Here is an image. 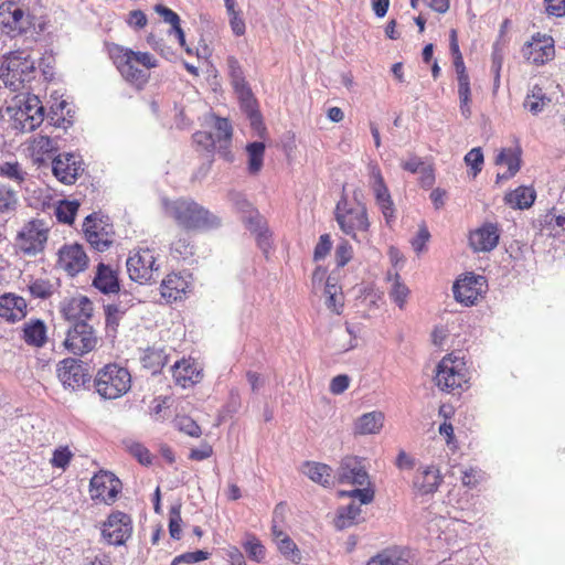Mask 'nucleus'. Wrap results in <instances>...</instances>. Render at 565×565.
I'll use <instances>...</instances> for the list:
<instances>
[{"label": "nucleus", "instance_id": "16", "mask_svg": "<svg viewBox=\"0 0 565 565\" xmlns=\"http://www.w3.org/2000/svg\"><path fill=\"white\" fill-rule=\"evenodd\" d=\"M486 278L473 273H468L458 278L452 286L456 301L466 307L476 306L486 294Z\"/></svg>", "mask_w": 565, "mask_h": 565}, {"label": "nucleus", "instance_id": "37", "mask_svg": "<svg viewBox=\"0 0 565 565\" xmlns=\"http://www.w3.org/2000/svg\"><path fill=\"white\" fill-rule=\"evenodd\" d=\"M495 164H505L508 171L498 174V180H508L514 177L521 168V150L512 148H503L495 158Z\"/></svg>", "mask_w": 565, "mask_h": 565}, {"label": "nucleus", "instance_id": "45", "mask_svg": "<svg viewBox=\"0 0 565 565\" xmlns=\"http://www.w3.org/2000/svg\"><path fill=\"white\" fill-rule=\"evenodd\" d=\"M171 255L178 259H188L195 254V245L190 235H183L172 242Z\"/></svg>", "mask_w": 565, "mask_h": 565}, {"label": "nucleus", "instance_id": "51", "mask_svg": "<svg viewBox=\"0 0 565 565\" xmlns=\"http://www.w3.org/2000/svg\"><path fill=\"white\" fill-rule=\"evenodd\" d=\"M173 424L175 429L190 437L199 438L202 435V429L199 424L188 415L177 416Z\"/></svg>", "mask_w": 565, "mask_h": 565}, {"label": "nucleus", "instance_id": "12", "mask_svg": "<svg viewBox=\"0 0 565 565\" xmlns=\"http://www.w3.org/2000/svg\"><path fill=\"white\" fill-rule=\"evenodd\" d=\"M83 232L86 241L97 252H106L115 241L113 224L98 217L95 213L85 217Z\"/></svg>", "mask_w": 565, "mask_h": 565}, {"label": "nucleus", "instance_id": "27", "mask_svg": "<svg viewBox=\"0 0 565 565\" xmlns=\"http://www.w3.org/2000/svg\"><path fill=\"white\" fill-rule=\"evenodd\" d=\"M92 286L104 295L117 294L120 290L119 271L103 262L98 263Z\"/></svg>", "mask_w": 565, "mask_h": 565}, {"label": "nucleus", "instance_id": "26", "mask_svg": "<svg viewBox=\"0 0 565 565\" xmlns=\"http://www.w3.org/2000/svg\"><path fill=\"white\" fill-rule=\"evenodd\" d=\"M284 510V503H278L274 510V519L277 518L279 513H282ZM271 534L279 553L291 563L299 564L302 559L300 550L290 536L277 526L275 520L271 525Z\"/></svg>", "mask_w": 565, "mask_h": 565}, {"label": "nucleus", "instance_id": "32", "mask_svg": "<svg viewBox=\"0 0 565 565\" xmlns=\"http://www.w3.org/2000/svg\"><path fill=\"white\" fill-rule=\"evenodd\" d=\"M553 105V96L539 84L533 85L527 92L523 107L525 110L536 116L548 109Z\"/></svg>", "mask_w": 565, "mask_h": 565}, {"label": "nucleus", "instance_id": "6", "mask_svg": "<svg viewBox=\"0 0 565 565\" xmlns=\"http://www.w3.org/2000/svg\"><path fill=\"white\" fill-rule=\"evenodd\" d=\"M334 218L340 230L355 241L359 234H367L371 226L366 205L358 200L351 201L344 193L335 204Z\"/></svg>", "mask_w": 565, "mask_h": 565}, {"label": "nucleus", "instance_id": "35", "mask_svg": "<svg viewBox=\"0 0 565 565\" xmlns=\"http://www.w3.org/2000/svg\"><path fill=\"white\" fill-rule=\"evenodd\" d=\"M323 294L327 308L335 315H341L344 308V295L335 278L328 276Z\"/></svg>", "mask_w": 565, "mask_h": 565}, {"label": "nucleus", "instance_id": "57", "mask_svg": "<svg viewBox=\"0 0 565 565\" xmlns=\"http://www.w3.org/2000/svg\"><path fill=\"white\" fill-rule=\"evenodd\" d=\"M214 128H215V134H213V135H214L215 141L228 142L231 140L232 126L227 119L217 117L215 119Z\"/></svg>", "mask_w": 565, "mask_h": 565}, {"label": "nucleus", "instance_id": "47", "mask_svg": "<svg viewBox=\"0 0 565 565\" xmlns=\"http://www.w3.org/2000/svg\"><path fill=\"white\" fill-rule=\"evenodd\" d=\"M79 203L77 201L62 200L55 207V216L60 223L73 224L78 212Z\"/></svg>", "mask_w": 565, "mask_h": 565}, {"label": "nucleus", "instance_id": "1", "mask_svg": "<svg viewBox=\"0 0 565 565\" xmlns=\"http://www.w3.org/2000/svg\"><path fill=\"white\" fill-rule=\"evenodd\" d=\"M107 53L121 77L138 89L148 84L150 70L159 66V61L151 53L134 51L120 44H108Z\"/></svg>", "mask_w": 565, "mask_h": 565}, {"label": "nucleus", "instance_id": "46", "mask_svg": "<svg viewBox=\"0 0 565 565\" xmlns=\"http://www.w3.org/2000/svg\"><path fill=\"white\" fill-rule=\"evenodd\" d=\"M243 548L250 561L262 563L266 558V547L255 534H246Z\"/></svg>", "mask_w": 565, "mask_h": 565}, {"label": "nucleus", "instance_id": "33", "mask_svg": "<svg viewBox=\"0 0 565 565\" xmlns=\"http://www.w3.org/2000/svg\"><path fill=\"white\" fill-rule=\"evenodd\" d=\"M364 565H413V561L409 551L392 547L379 552Z\"/></svg>", "mask_w": 565, "mask_h": 565}, {"label": "nucleus", "instance_id": "7", "mask_svg": "<svg viewBox=\"0 0 565 565\" xmlns=\"http://www.w3.org/2000/svg\"><path fill=\"white\" fill-rule=\"evenodd\" d=\"M6 115L12 129L30 132L41 126L45 110L38 96L28 95L24 99L12 100L6 108Z\"/></svg>", "mask_w": 565, "mask_h": 565}, {"label": "nucleus", "instance_id": "54", "mask_svg": "<svg viewBox=\"0 0 565 565\" xmlns=\"http://www.w3.org/2000/svg\"><path fill=\"white\" fill-rule=\"evenodd\" d=\"M74 454L68 446H60L53 451L50 463L53 468L65 470L70 466Z\"/></svg>", "mask_w": 565, "mask_h": 565}, {"label": "nucleus", "instance_id": "3", "mask_svg": "<svg viewBox=\"0 0 565 565\" xmlns=\"http://www.w3.org/2000/svg\"><path fill=\"white\" fill-rule=\"evenodd\" d=\"M338 482L361 487L351 491H340V497L348 495L359 499L362 504H369L374 500L375 491L372 488L370 476L363 460L356 456H347L341 460L338 468Z\"/></svg>", "mask_w": 565, "mask_h": 565}, {"label": "nucleus", "instance_id": "55", "mask_svg": "<svg viewBox=\"0 0 565 565\" xmlns=\"http://www.w3.org/2000/svg\"><path fill=\"white\" fill-rule=\"evenodd\" d=\"M353 257V248L351 244L343 239L341 241L335 248L334 258L337 263V267H344Z\"/></svg>", "mask_w": 565, "mask_h": 565}, {"label": "nucleus", "instance_id": "18", "mask_svg": "<svg viewBox=\"0 0 565 565\" xmlns=\"http://www.w3.org/2000/svg\"><path fill=\"white\" fill-rule=\"evenodd\" d=\"M98 345V337L88 323H75L66 334L64 347L74 355L83 356Z\"/></svg>", "mask_w": 565, "mask_h": 565}, {"label": "nucleus", "instance_id": "49", "mask_svg": "<svg viewBox=\"0 0 565 565\" xmlns=\"http://www.w3.org/2000/svg\"><path fill=\"white\" fill-rule=\"evenodd\" d=\"M18 194L6 184L0 183V214H9L15 211Z\"/></svg>", "mask_w": 565, "mask_h": 565}, {"label": "nucleus", "instance_id": "9", "mask_svg": "<svg viewBox=\"0 0 565 565\" xmlns=\"http://www.w3.org/2000/svg\"><path fill=\"white\" fill-rule=\"evenodd\" d=\"M34 60L25 51L9 53L1 65V77L7 86L13 90L34 78Z\"/></svg>", "mask_w": 565, "mask_h": 565}, {"label": "nucleus", "instance_id": "22", "mask_svg": "<svg viewBox=\"0 0 565 565\" xmlns=\"http://www.w3.org/2000/svg\"><path fill=\"white\" fill-rule=\"evenodd\" d=\"M501 236L497 223L484 222L479 227L470 231L468 242L470 248L476 253H487L494 249Z\"/></svg>", "mask_w": 565, "mask_h": 565}, {"label": "nucleus", "instance_id": "36", "mask_svg": "<svg viewBox=\"0 0 565 565\" xmlns=\"http://www.w3.org/2000/svg\"><path fill=\"white\" fill-rule=\"evenodd\" d=\"M22 339L31 347H44L47 341L45 323L40 319H31L23 326Z\"/></svg>", "mask_w": 565, "mask_h": 565}, {"label": "nucleus", "instance_id": "39", "mask_svg": "<svg viewBox=\"0 0 565 565\" xmlns=\"http://www.w3.org/2000/svg\"><path fill=\"white\" fill-rule=\"evenodd\" d=\"M536 193L533 188L521 185L509 192L504 200L513 209H529L533 205Z\"/></svg>", "mask_w": 565, "mask_h": 565}, {"label": "nucleus", "instance_id": "56", "mask_svg": "<svg viewBox=\"0 0 565 565\" xmlns=\"http://www.w3.org/2000/svg\"><path fill=\"white\" fill-rule=\"evenodd\" d=\"M181 524L182 518L180 507H172L169 513V533L172 539H181Z\"/></svg>", "mask_w": 565, "mask_h": 565}, {"label": "nucleus", "instance_id": "64", "mask_svg": "<svg viewBox=\"0 0 565 565\" xmlns=\"http://www.w3.org/2000/svg\"><path fill=\"white\" fill-rule=\"evenodd\" d=\"M192 138L198 146L203 147L205 150L210 151L215 148L216 141L212 132L196 131Z\"/></svg>", "mask_w": 565, "mask_h": 565}, {"label": "nucleus", "instance_id": "4", "mask_svg": "<svg viewBox=\"0 0 565 565\" xmlns=\"http://www.w3.org/2000/svg\"><path fill=\"white\" fill-rule=\"evenodd\" d=\"M227 74L241 107L247 113L252 127L260 135L266 130L262 115L257 109V102L252 88L245 78L244 70L239 61L230 55L226 58Z\"/></svg>", "mask_w": 565, "mask_h": 565}, {"label": "nucleus", "instance_id": "30", "mask_svg": "<svg viewBox=\"0 0 565 565\" xmlns=\"http://www.w3.org/2000/svg\"><path fill=\"white\" fill-rule=\"evenodd\" d=\"M0 24L8 33L21 34L28 28L24 11L14 2H6L0 6Z\"/></svg>", "mask_w": 565, "mask_h": 565}, {"label": "nucleus", "instance_id": "63", "mask_svg": "<svg viewBox=\"0 0 565 565\" xmlns=\"http://www.w3.org/2000/svg\"><path fill=\"white\" fill-rule=\"evenodd\" d=\"M430 238V233L425 224H422L418 228L416 236L412 239V247L416 253L424 250L427 242Z\"/></svg>", "mask_w": 565, "mask_h": 565}, {"label": "nucleus", "instance_id": "44", "mask_svg": "<svg viewBox=\"0 0 565 565\" xmlns=\"http://www.w3.org/2000/svg\"><path fill=\"white\" fill-rule=\"evenodd\" d=\"M246 152L248 156L247 170L250 174H257L263 168L265 143L258 141L250 142L246 146Z\"/></svg>", "mask_w": 565, "mask_h": 565}, {"label": "nucleus", "instance_id": "21", "mask_svg": "<svg viewBox=\"0 0 565 565\" xmlns=\"http://www.w3.org/2000/svg\"><path fill=\"white\" fill-rule=\"evenodd\" d=\"M192 274L186 271L169 273L161 281L160 294L167 302L181 300L192 290Z\"/></svg>", "mask_w": 565, "mask_h": 565}, {"label": "nucleus", "instance_id": "2", "mask_svg": "<svg viewBox=\"0 0 565 565\" xmlns=\"http://www.w3.org/2000/svg\"><path fill=\"white\" fill-rule=\"evenodd\" d=\"M164 213L188 232H205L221 226V218L196 201L188 198L163 201Z\"/></svg>", "mask_w": 565, "mask_h": 565}, {"label": "nucleus", "instance_id": "15", "mask_svg": "<svg viewBox=\"0 0 565 565\" xmlns=\"http://www.w3.org/2000/svg\"><path fill=\"white\" fill-rule=\"evenodd\" d=\"M56 375L64 388L77 391L89 383L92 375L87 365L75 358H65L56 365Z\"/></svg>", "mask_w": 565, "mask_h": 565}, {"label": "nucleus", "instance_id": "60", "mask_svg": "<svg viewBox=\"0 0 565 565\" xmlns=\"http://www.w3.org/2000/svg\"><path fill=\"white\" fill-rule=\"evenodd\" d=\"M332 248L330 234H322L313 250V260L318 262L327 257Z\"/></svg>", "mask_w": 565, "mask_h": 565}, {"label": "nucleus", "instance_id": "61", "mask_svg": "<svg viewBox=\"0 0 565 565\" xmlns=\"http://www.w3.org/2000/svg\"><path fill=\"white\" fill-rule=\"evenodd\" d=\"M230 17V26L234 35L242 36L246 32V24L244 19L241 15V11L237 9H233V11H227Z\"/></svg>", "mask_w": 565, "mask_h": 565}, {"label": "nucleus", "instance_id": "11", "mask_svg": "<svg viewBox=\"0 0 565 565\" xmlns=\"http://www.w3.org/2000/svg\"><path fill=\"white\" fill-rule=\"evenodd\" d=\"M157 255L153 248L139 247L131 252L126 266L129 278L140 285L149 284L159 270Z\"/></svg>", "mask_w": 565, "mask_h": 565}, {"label": "nucleus", "instance_id": "31", "mask_svg": "<svg viewBox=\"0 0 565 565\" xmlns=\"http://www.w3.org/2000/svg\"><path fill=\"white\" fill-rule=\"evenodd\" d=\"M93 311L94 305L86 296L71 298L62 309L64 317L76 323H87L93 317Z\"/></svg>", "mask_w": 565, "mask_h": 565}, {"label": "nucleus", "instance_id": "48", "mask_svg": "<svg viewBox=\"0 0 565 565\" xmlns=\"http://www.w3.org/2000/svg\"><path fill=\"white\" fill-rule=\"evenodd\" d=\"M26 172L18 161H6L0 163V177L9 179L17 184L25 181Z\"/></svg>", "mask_w": 565, "mask_h": 565}, {"label": "nucleus", "instance_id": "41", "mask_svg": "<svg viewBox=\"0 0 565 565\" xmlns=\"http://www.w3.org/2000/svg\"><path fill=\"white\" fill-rule=\"evenodd\" d=\"M459 109L461 115L468 119L471 116V87L469 74L457 75Z\"/></svg>", "mask_w": 565, "mask_h": 565}, {"label": "nucleus", "instance_id": "14", "mask_svg": "<svg viewBox=\"0 0 565 565\" xmlns=\"http://www.w3.org/2000/svg\"><path fill=\"white\" fill-rule=\"evenodd\" d=\"M132 519L129 514L116 510L113 511L103 522L102 537L115 546L124 545L132 534Z\"/></svg>", "mask_w": 565, "mask_h": 565}, {"label": "nucleus", "instance_id": "40", "mask_svg": "<svg viewBox=\"0 0 565 565\" xmlns=\"http://www.w3.org/2000/svg\"><path fill=\"white\" fill-rule=\"evenodd\" d=\"M246 227L256 236L257 244L264 250L269 246V231L266 226V222L257 211H253L247 220H245Z\"/></svg>", "mask_w": 565, "mask_h": 565}, {"label": "nucleus", "instance_id": "43", "mask_svg": "<svg viewBox=\"0 0 565 565\" xmlns=\"http://www.w3.org/2000/svg\"><path fill=\"white\" fill-rule=\"evenodd\" d=\"M360 514L361 508L355 503H350L347 507L339 508L334 519V526L338 530L350 527L358 523Z\"/></svg>", "mask_w": 565, "mask_h": 565}, {"label": "nucleus", "instance_id": "50", "mask_svg": "<svg viewBox=\"0 0 565 565\" xmlns=\"http://www.w3.org/2000/svg\"><path fill=\"white\" fill-rule=\"evenodd\" d=\"M28 289L32 297L47 299L54 292V285L46 278L31 279Z\"/></svg>", "mask_w": 565, "mask_h": 565}, {"label": "nucleus", "instance_id": "20", "mask_svg": "<svg viewBox=\"0 0 565 565\" xmlns=\"http://www.w3.org/2000/svg\"><path fill=\"white\" fill-rule=\"evenodd\" d=\"M522 53L527 62L543 65L555 56L554 39L547 34L536 33L524 44Z\"/></svg>", "mask_w": 565, "mask_h": 565}, {"label": "nucleus", "instance_id": "19", "mask_svg": "<svg viewBox=\"0 0 565 565\" xmlns=\"http://www.w3.org/2000/svg\"><path fill=\"white\" fill-rule=\"evenodd\" d=\"M89 265V257L83 245L64 244L57 252L56 266L70 277L84 273Z\"/></svg>", "mask_w": 565, "mask_h": 565}, {"label": "nucleus", "instance_id": "8", "mask_svg": "<svg viewBox=\"0 0 565 565\" xmlns=\"http://www.w3.org/2000/svg\"><path fill=\"white\" fill-rule=\"evenodd\" d=\"M94 386L102 398L117 399L131 388V374L127 367L108 363L97 371Z\"/></svg>", "mask_w": 565, "mask_h": 565}, {"label": "nucleus", "instance_id": "52", "mask_svg": "<svg viewBox=\"0 0 565 565\" xmlns=\"http://www.w3.org/2000/svg\"><path fill=\"white\" fill-rule=\"evenodd\" d=\"M463 161L469 167L468 174L475 179L481 172L484 162L481 148H472L466 153Z\"/></svg>", "mask_w": 565, "mask_h": 565}, {"label": "nucleus", "instance_id": "53", "mask_svg": "<svg viewBox=\"0 0 565 565\" xmlns=\"http://www.w3.org/2000/svg\"><path fill=\"white\" fill-rule=\"evenodd\" d=\"M391 299L401 308L405 307L407 301L409 289L408 287L401 281L399 276L395 274L393 278V284L391 290L388 292Z\"/></svg>", "mask_w": 565, "mask_h": 565}, {"label": "nucleus", "instance_id": "62", "mask_svg": "<svg viewBox=\"0 0 565 565\" xmlns=\"http://www.w3.org/2000/svg\"><path fill=\"white\" fill-rule=\"evenodd\" d=\"M214 454L211 444L204 441L199 448H192L189 452L188 458L193 461H203L211 458Z\"/></svg>", "mask_w": 565, "mask_h": 565}, {"label": "nucleus", "instance_id": "10", "mask_svg": "<svg viewBox=\"0 0 565 565\" xmlns=\"http://www.w3.org/2000/svg\"><path fill=\"white\" fill-rule=\"evenodd\" d=\"M49 228L44 221L33 218L18 232L14 247L17 253L25 257H35L45 250Z\"/></svg>", "mask_w": 565, "mask_h": 565}, {"label": "nucleus", "instance_id": "13", "mask_svg": "<svg viewBox=\"0 0 565 565\" xmlns=\"http://www.w3.org/2000/svg\"><path fill=\"white\" fill-rule=\"evenodd\" d=\"M121 481L111 472L100 470L89 481V497L96 503L111 505L121 492Z\"/></svg>", "mask_w": 565, "mask_h": 565}, {"label": "nucleus", "instance_id": "59", "mask_svg": "<svg viewBox=\"0 0 565 565\" xmlns=\"http://www.w3.org/2000/svg\"><path fill=\"white\" fill-rule=\"evenodd\" d=\"M484 479V472L479 468H469L462 472L461 482L469 489H475Z\"/></svg>", "mask_w": 565, "mask_h": 565}, {"label": "nucleus", "instance_id": "29", "mask_svg": "<svg viewBox=\"0 0 565 565\" xmlns=\"http://www.w3.org/2000/svg\"><path fill=\"white\" fill-rule=\"evenodd\" d=\"M28 303L25 299L13 292H7L0 296V319L15 323L25 318Z\"/></svg>", "mask_w": 565, "mask_h": 565}, {"label": "nucleus", "instance_id": "5", "mask_svg": "<svg viewBox=\"0 0 565 565\" xmlns=\"http://www.w3.org/2000/svg\"><path fill=\"white\" fill-rule=\"evenodd\" d=\"M434 381L436 386L449 394H459L469 387L470 373L463 356L446 354L437 364Z\"/></svg>", "mask_w": 565, "mask_h": 565}, {"label": "nucleus", "instance_id": "25", "mask_svg": "<svg viewBox=\"0 0 565 565\" xmlns=\"http://www.w3.org/2000/svg\"><path fill=\"white\" fill-rule=\"evenodd\" d=\"M83 170V162L72 153L58 154L52 162L54 177L64 184H74Z\"/></svg>", "mask_w": 565, "mask_h": 565}, {"label": "nucleus", "instance_id": "42", "mask_svg": "<svg viewBox=\"0 0 565 565\" xmlns=\"http://www.w3.org/2000/svg\"><path fill=\"white\" fill-rule=\"evenodd\" d=\"M168 356L161 349L148 348L140 361L142 367L147 369L151 374H158L167 364Z\"/></svg>", "mask_w": 565, "mask_h": 565}, {"label": "nucleus", "instance_id": "38", "mask_svg": "<svg viewBox=\"0 0 565 565\" xmlns=\"http://www.w3.org/2000/svg\"><path fill=\"white\" fill-rule=\"evenodd\" d=\"M301 471L310 480L323 487L332 484V468L322 462L306 461L302 465Z\"/></svg>", "mask_w": 565, "mask_h": 565}, {"label": "nucleus", "instance_id": "17", "mask_svg": "<svg viewBox=\"0 0 565 565\" xmlns=\"http://www.w3.org/2000/svg\"><path fill=\"white\" fill-rule=\"evenodd\" d=\"M367 170L370 186L374 193L375 202L380 207L386 224L391 225L395 221V205L382 171L377 163H370Z\"/></svg>", "mask_w": 565, "mask_h": 565}, {"label": "nucleus", "instance_id": "58", "mask_svg": "<svg viewBox=\"0 0 565 565\" xmlns=\"http://www.w3.org/2000/svg\"><path fill=\"white\" fill-rule=\"evenodd\" d=\"M209 557H210V553L206 551L199 550L195 552H186V553L175 556L172 559L171 565H179L181 563L193 564V563L205 561Z\"/></svg>", "mask_w": 565, "mask_h": 565}, {"label": "nucleus", "instance_id": "34", "mask_svg": "<svg viewBox=\"0 0 565 565\" xmlns=\"http://www.w3.org/2000/svg\"><path fill=\"white\" fill-rule=\"evenodd\" d=\"M385 416L380 411L365 413L356 418L353 425L355 435H376L384 426Z\"/></svg>", "mask_w": 565, "mask_h": 565}, {"label": "nucleus", "instance_id": "23", "mask_svg": "<svg viewBox=\"0 0 565 565\" xmlns=\"http://www.w3.org/2000/svg\"><path fill=\"white\" fill-rule=\"evenodd\" d=\"M172 379L177 386L190 388L203 379V369L193 358H182L171 369Z\"/></svg>", "mask_w": 565, "mask_h": 565}, {"label": "nucleus", "instance_id": "24", "mask_svg": "<svg viewBox=\"0 0 565 565\" xmlns=\"http://www.w3.org/2000/svg\"><path fill=\"white\" fill-rule=\"evenodd\" d=\"M26 156L36 166H41L50 160L57 151V142L47 135L36 134L25 142Z\"/></svg>", "mask_w": 565, "mask_h": 565}, {"label": "nucleus", "instance_id": "28", "mask_svg": "<svg viewBox=\"0 0 565 565\" xmlns=\"http://www.w3.org/2000/svg\"><path fill=\"white\" fill-rule=\"evenodd\" d=\"M443 482V475L436 466H426L417 469L413 480L414 490L420 494L435 493Z\"/></svg>", "mask_w": 565, "mask_h": 565}]
</instances>
